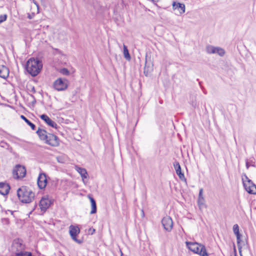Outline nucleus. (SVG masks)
<instances>
[{
    "instance_id": "1",
    "label": "nucleus",
    "mask_w": 256,
    "mask_h": 256,
    "mask_svg": "<svg viewBox=\"0 0 256 256\" xmlns=\"http://www.w3.org/2000/svg\"><path fill=\"white\" fill-rule=\"evenodd\" d=\"M40 139L44 141L45 143L52 146L59 145L58 139L56 136L51 134H48L46 130L38 128L36 131Z\"/></svg>"
},
{
    "instance_id": "2",
    "label": "nucleus",
    "mask_w": 256,
    "mask_h": 256,
    "mask_svg": "<svg viewBox=\"0 0 256 256\" xmlns=\"http://www.w3.org/2000/svg\"><path fill=\"white\" fill-rule=\"evenodd\" d=\"M42 68V61L38 58H30L26 62V70L32 76H37Z\"/></svg>"
},
{
    "instance_id": "3",
    "label": "nucleus",
    "mask_w": 256,
    "mask_h": 256,
    "mask_svg": "<svg viewBox=\"0 0 256 256\" xmlns=\"http://www.w3.org/2000/svg\"><path fill=\"white\" fill-rule=\"evenodd\" d=\"M19 200L23 203H30L34 199V194L28 188L22 186L17 190Z\"/></svg>"
},
{
    "instance_id": "4",
    "label": "nucleus",
    "mask_w": 256,
    "mask_h": 256,
    "mask_svg": "<svg viewBox=\"0 0 256 256\" xmlns=\"http://www.w3.org/2000/svg\"><path fill=\"white\" fill-rule=\"evenodd\" d=\"M186 244L188 248L194 253L200 256H208L204 245L196 242H186Z\"/></svg>"
},
{
    "instance_id": "5",
    "label": "nucleus",
    "mask_w": 256,
    "mask_h": 256,
    "mask_svg": "<svg viewBox=\"0 0 256 256\" xmlns=\"http://www.w3.org/2000/svg\"><path fill=\"white\" fill-rule=\"evenodd\" d=\"M242 180L245 190L250 194H256V185L250 180L246 175L242 178Z\"/></svg>"
},
{
    "instance_id": "6",
    "label": "nucleus",
    "mask_w": 256,
    "mask_h": 256,
    "mask_svg": "<svg viewBox=\"0 0 256 256\" xmlns=\"http://www.w3.org/2000/svg\"><path fill=\"white\" fill-rule=\"evenodd\" d=\"M12 174L15 179L22 178L26 174V169L24 166L20 164H17L14 168Z\"/></svg>"
},
{
    "instance_id": "7",
    "label": "nucleus",
    "mask_w": 256,
    "mask_h": 256,
    "mask_svg": "<svg viewBox=\"0 0 256 256\" xmlns=\"http://www.w3.org/2000/svg\"><path fill=\"white\" fill-rule=\"evenodd\" d=\"M70 234L72 238L76 242L80 244L81 241L78 240L76 236L80 233V230L78 226L70 225L69 227Z\"/></svg>"
},
{
    "instance_id": "8",
    "label": "nucleus",
    "mask_w": 256,
    "mask_h": 256,
    "mask_svg": "<svg viewBox=\"0 0 256 256\" xmlns=\"http://www.w3.org/2000/svg\"><path fill=\"white\" fill-rule=\"evenodd\" d=\"M162 223L166 230L171 231L173 227V222L170 216H166L164 217L162 220Z\"/></svg>"
},
{
    "instance_id": "9",
    "label": "nucleus",
    "mask_w": 256,
    "mask_h": 256,
    "mask_svg": "<svg viewBox=\"0 0 256 256\" xmlns=\"http://www.w3.org/2000/svg\"><path fill=\"white\" fill-rule=\"evenodd\" d=\"M24 248V246L22 244V241L18 239L14 240L12 249L13 252L17 253L21 252Z\"/></svg>"
},
{
    "instance_id": "10",
    "label": "nucleus",
    "mask_w": 256,
    "mask_h": 256,
    "mask_svg": "<svg viewBox=\"0 0 256 256\" xmlns=\"http://www.w3.org/2000/svg\"><path fill=\"white\" fill-rule=\"evenodd\" d=\"M52 204L51 200L47 196H44L40 202V207L42 210L45 211Z\"/></svg>"
},
{
    "instance_id": "11",
    "label": "nucleus",
    "mask_w": 256,
    "mask_h": 256,
    "mask_svg": "<svg viewBox=\"0 0 256 256\" xmlns=\"http://www.w3.org/2000/svg\"><path fill=\"white\" fill-rule=\"evenodd\" d=\"M68 81H54L53 86L54 89L58 91L64 90L68 86Z\"/></svg>"
},
{
    "instance_id": "12",
    "label": "nucleus",
    "mask_w": 256,
    "mask_h": 256,
    "mask_svg": "<svg viewBox=\"0 0 256 256\" xmlns=\"http://www.w3.org/2000/svg\"><path fill=\"white\" fill-rule=\"evenodd\" d=\"M47 184V179L46 174L44 173L40 174L38 178V184L40 188H44Z\"/></svg>"
},
{
    "instance_id": "13",
    "label": "nucleus",
    "mask_w": 256,
    "mask_h": 256,
    "mask_svg": "<svg viewBox=\"0 0 256 256\" xmlns=\"http://www.w3.org/2000/svg\"><path fill=\"white\" fill-rule=\"evenodd\" d=\"M174 166L176 170V174L178 176L180 179L182 181H184L185 182H186V180L184 177V174L182 172L181 167L180 166L179 162H176L174 164Z\"/></svg>"
},
{
    "instance_id": "14",
    "label": "nucleus",
    "mask_w": 256,
    "mask_h": 256,
    "mask_svg": "<svg viewBox=\"0 0 256 256\" xmlns=\"http://www.w3.org/2000/svg\"><path fill=\"white\" fill-rule=\"evenodd\" d=\"M205 200L204 198V196L203 195V189L200 188L199 190L198 200V204L200 208H202L205 206Z\"/></svg>"
},
{
    "instance_id": "15",
    "label": "nucleus",
    "mask_w": 256,
    "mask_h": 256,
    "mask_svg": "<svg viewBox=\"0 0 256 256\" xmlns=\"http://www.w3.org/2000/svg\"><path fill=\"white\" fill-rule=\"evenodd\" d=\"M172 7L174 10H178L180 14H184L185 12V5L184 4L174 2Z\"/></svg>"
},
{
    "instance_id": "16",
    "label": "nucleus",
    "mask_w": 256,
    "mask_h": 256,
    "mask_svg": "<svg viewBox=\"0 0 256 256\" xmlns=\"http://www.w3.org/2000/svg\"><path fill=\"white\" fill-rule=\"evenodd\" d=\"M40 118L44 120L49 126L52 128H56V124L52 121L48 116L46 114H42L40 116Z\"/></svg>"
},
{
    "instance_id": "17",
    "label": "nucleus",
    "mask_w": 256,
    "mask_h": 256,
    "mask_svg": "<svg viewBox=\"0 0 256 256\" xmlns=\"http://www.w3.org/2000/svg\"><path fill=\"white\" fill-rule=\"evenodd\" d=\"M10 188V187L7 184L0 182V194L3 196L6 195L9 192Z\"/></svg>"
},
{
    "instance_id": "18",
    "label": "nucleus",
    "mask_w": 256,
    "mask_h": 256,
    "mask_svg": "<svg viewBox=\"0 0 256 256\" xmlns=\"http://www.w3.org/2000/svg\"><path fill=\"white\" fill-rule=\"evenodd\" d=\"M9 74V70L8 68L4 66H0V78L6 79Z\"/></svg>"
},
{
    "instance_id": "19",
    "label": "nucleus",
    "mask_w": 256,
    "mask_h": 256,
    "mask_svg": "<svg viewBox=\"0 0 256 256\" xmlns=\"http://www.w3.org/2000/svg\"><path fill=\"white\" fill-rule=\"evenodd\" d=\"M76 170L80 174V175L82 176V180L84 182V180L85 178H86L88 176V174L86 172V170L84 168H80L78 166H76Z\"/></svg>"
},
{
    "instance_id": "20",
    "label": "nucleus",
    "mask_w": 256,
    "mask_h": 256,
    "mask_svg": "<svg viewBox=\"0 0 256 256\" xmlns=\"http://www.w3.org/2000/svg\"><path fill=\"white\" fill-rule=\"evenodd\" d=\"M152 70V66H151V63L150 62L148 64L147 61V58H146V62H145V66L144 68V74L146 76H148L149 73L151 72Z\"/></svg>"
},
{
    "instance_id": "21",
    "label": "nucleus",
    "mask_w": 256,
    "mask_h": 256,
    "mask_svg": "<svg viewBox=\"0 0 256 256\" xmlns=\"http://www.w3.org/2000/svg\"><path fill=\"white\" fill-rule=\"evenodd\" d=\"M88 198L91 203L92 210L90 212V214H94L96 212V202L94 198L90 196H88Z\"/></svg>"
},
{
    "instance_id": "22",
    "label": "nucleus",
    "mask_w": 256,
    "mask_h": 256,
    "mask_svg": "<svg viewBox=\"0 0 256 256\" xmlns=\"http://www.w3.org/2000/svg\"><path fill=\"white\" fill-rule=\"evenodd\" d=\"M214 54H216L220 56H223L225 54V50L220 47L216 46Z\"/></svg>"
},
{
    "instance_id": "23",
    "label": "nucleus",
    "mask_w": 256,
    "mask_h": 256,
    "mask_svg": "<svg viewBox=\"0 0 256 256\" xmlns=\"http://www.w3.org/2000/svg\"><path fill=\"white\" fill-rule=\"evenodd\" d=\"M216 46L208 45L206 47V52L209 54H214L215 52Z\"/></svg>"
},
{
    "instance_id": "24",
    "label": "nucleus",
    "mask_w": 256,
    "mask_h": 256,
    "mask_svg": "<svg viewBox=\"0 0 256 256\" xmlns=\"http://www.w3.org/2000/svg\"><path fill=\"white\" fill-rule=\"evenodd\" d=\"M20 118L23 120H24L30 126V128H32V130H34L36 128V126L35 125L32 124V122H31L29 120H28L24 116L22 115L20 116Z\"/></svg>"
},
{
    "instance_id": "25",
    "label": "nucleus",
    "mask_w": 256,
    "mask_h": 256,
    "mask_svg": "<svg viewBox=\"0 0 256 256\" xmlns=\"http://www.w3.org/2000/svg\"><path fill=\"white\" fill-rule=\"evenodd\" d=\"M124 58L128 60H130V56L128 52V50L127 48V47L124 45Z\"/></svg>"
},
{
    "instance_id": "26",
    "label": "nucleus",
    "mask_w": 256,
    "mask_h": 256,
    "mask_svg": "<svg viewBox=\"0 0 256 256\" xmlns=\"http://www.w3.org/2000/svg\"><path fill=\"white\" fill-rule=\"evenodd\" d=\"M15 256H32L31 252H17Z\"/></svg>"
},
{
    "instance_id": "27",
    "label": "nucleus",
    "mask_w": 256,
    "mask_h": 256,
    "mask_svg": "<svg viewBox=\"0 0 256 256\" xmlns=\"http://www.w3.org/2000/svg\"><path fill=\"white\" fill-rule=\"evenodd\" d=\"M233 231L236 235H238L240 234L239 232V226L237 224H235L233 226Z\"/></svg>"
},
{
    "instance_id": "28",
    "label": "nucleus",
    "mask_w": 256,
    "mask_h": 256,
    "mask_svg": "<svg viewBox=\"0 0 256 256\" xmlns=\"http://www.w3.org/2000/svg\"><path fill=\"white\" fill-rule=\"evenodd\" d=\"M60 72L65 76H68L70 74V72L68 70L67 68H63L60 70Z\"/></svg>"
},
{
    "instance_id": "29",
    "label": "nucleus",
    "mask_w": 256,
    "mask_h": 256,
    "mask_svg": "<svg viewBox=\"0 0 256 256\" xmlns=\"http://www.w3.org/2000/svg\"><path fill=\"white\" fill-rule=\"evenodd\" d=\"M236 240H237V244H238V248L240 250V249H241V246H240V242H241V240H240V236L241 235L240 234H238V235H236Z\"/></svg>"
},
{
    "instance_id": "30",
    "label": "nucleus",
    "mask_w": 256,
    "mask_h": 256,
    "mask_svg": "<svg viewBox=\"0 0 256 256\" xmlns=\"http://www.w3.org/2000/svg\"><path fill=\"white\" fill-rule=\"evenodd\" d=\"M7 15L6 14L0 15V24L6 20Z\"/></svg>"
},
{
    "instance_id": "31",
    "label": "nucleus",
    "mask_w": 256,
    "mask_h": 256,
    "mask_svg": "<svg viewBox=\"0 0 256 256\" xmlns=\"http://www.w3.org/2000/svg\"><path fill=\"white\" fill-rule=\"evenodd\" d=\"M250 166H254V165L252 164V162H250L248 161H246V167L247 169H248Z\"/></svg>"
},
{
    "instance_id": "32",
    "label": "nucleus",
    "mask_w": 256,
    "mask_h": 256,
    "mask_svg": "<svg viewBox=\"0 0 256 256\" xmlns=\"http://www.w3.org/2000/svg\"><path fill=\"white\" fill-rule=\"evenodd\" d=\"M95 231H96L95 229H94L93 228H90L88 230V232L89 234H92L95 232Z\"/></svg>"
},
{
    "instance_id": "33",
    "label": "nucleus",
    "mask_w": 256,
    "mask_h": 256,
    "mask_svg": "<svg viewBox=\"0 0 256 256\" xmlns=\"http://www.w3.org/2000/svg\"><path fill=\"white\" fill-rule=\"evenodd\" d=\"M34 16V14H28V18L30 20V19L32 18Z\"/></svg>"
},
{
    "instance_id": "34",
    "label": "nucleus",
    "mask_w": 256,
    "mask_h": 256,
    "mask_svg": "<svg viewBox=\"0 0 256 256\" xmlns=\"http://www.w3.org/2000/svg\"><path fill=\"white\" fill-rule=\"evenodd\" d=\"M32 2H34V4L36 6L38 10L39 6H38V4L34 0H33Z\"/></svg>"
},
{
    "instance_id": "35",
    "label": "nucleus",
    "mask_w": 256,
    "mask_h": 256,
    "mask_svg": "<svg viewBox=\"0 0 256 256\" xmlns=\"http://www.w3.org/2000/svg\"><path fill=\"white\" fill-rule=\"evenodd\" d=\"M30 96L33 99V101L32 102V104H34L36 103V100L34 97L32 95Z\"/></svg>"
},
{
    "instance_id": "36",
    "label": "nucleus",
    "mask_w": 256,
    "mask_h": 256,
    "mask_svg": "<svg viewBox=\"0 0 256 256\" xmlns=\"http://www.w3.org/2000/svg\"><path fill=\"white\" fill-rule=\"evenodd\" d=\"M120 256H123V253L120 249Z\"/></svg>"
},
{
    "instance_id": "37",
    "label": "nucleus",
    "mask_w": 256,
    "mask_h": 256,
    "mask_svg": "<svg viewBox=\"0 0 256 256\" xmlns=\"http://www.w3.org/2000/svg\"><path fill=\"white\" fill-rule=\"evenodd\" d=\"M32 92H35V90H34V87H32Z\"/></svg>"
},
{
    "instance_id": "38",
    "label": "nucleus",
    "mask_w": 256,
    "mask_h": 256,
    "mask_svg": "<svg viewBox=\"0 0 256 256\" xmlns=\"http://www.w3.org/2000/svg\"><path fill=\"white\" fill-rule=\"evenodd\" d=\"M56 80H62L61 78H58Z\"/></svg>"
},
{
    "instance_id": "39",
    "label": "nucleus",
    "mask_w": 256,
    "mask_h": 256,
    "mask_svg": "<svg viewBox=\"0 0 256 256\" xmlns=\"http://www.w3.org/2000/svg\"><path fill=\"white\" fill-rule=\"evenodd\" d=\"M142 216H144V212L143 210H142Z\"/></svg>"
}]
</instances>
